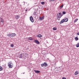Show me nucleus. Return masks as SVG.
Wrapping results in <instances>:
<instances>
[{
    "mask_svg": "<svg viewBox=\"0 0 79 79\" xmlns=\"http://www.w3.org/2000/svg\"><path fill=\"white\" fill-rule=\"evenodd\" d=\"M10 47H14V45H13V44H12L10 45Z\"/></svg>",
    "mask_w": 79,
    "mask_h": 79,
    "instance_id": "obj_24",
    "label": "nucleus"
},
{
    "mask_svg": "<svg viewBox=\"0 0 79 79\" xmlns=\"http://www.w3.org/2000/svg\"><path fill=\"white\" fill-rule=\"evenodd\" d=\"M25 11H27V10H26Z\"/></svg>",
    "mask_w": 79,
    "mask_h": 79,
    "instance_id": "obj_31",
    "label": "nucleus"
},
{
    "mask_svg": "<svg viewBox=\"0 0 79 79\" xmlns=\"http://www.w3.org/2000/svg\"><path fill=\"white\" fill-rule=\"evenodd\" d=\"M66 13V12L65 11H64L62 12V14H63V15H65Z\"/></svg>",
    "mask_w": 79,
    "mask_h": 79,
    "instance_id": "obj_20",
    "label": "nucleus"
},
{
    "mask_svg": "<svg viewBox=\"0 0 79 79\" xmlns=\"http://www.w3.org/2000/svg\"><path fill=\"white\" fill-rule=\"evenodd\" d=\"M54 1H55V0H52V2H53Z\"/></svg>",
    "mask_w": 79,
    "mask_h": 79,
    "instance_id": "obj_29",
    "label": "nucleus"
},
{
    "mask_svg": "<svg viewBox=\"0 0 79 79\" xmlns=\"http://www.w3.org/2000/svg\"><path fill=\"white\" fill-rule=\"evenodd\" d=\"M3 69V68L2 67L0 66V71H2Z\"/></svg>",
    "mask_w": 79,
    "mask_h": 79,
    "instance_id": "obj_18",
    "label": "nucleus"
},
{
    "mask_svg": "<svg viewBox=\"0 0 79 79\" xmlns=\"http://www.w3.org/2000/svg\"><path fill=\"white\" fill-rule=\"evenodd\" d=\"M53 29L54 31H56V30L57 29V28L56 27H54L53 28Z\"/></svg>",
    "mask_w": 79,
    "mask_h": 79,
    "instance_id": "obj_17",
    "label": "nucleus"
},
{
    "mask_svg": "<svg viewBox=\"0 0 79 79\" xmlns=\"http://www.w3.org/2000/svg\"><path fill=\"white\" fill-rule=\"evenodd\" d=\"M29 40H33V39L31 37H29Z\"/></svg>",
    "mask_w": 79,
    "mask_h": 79,
    "instance_id": "obj_19",
    "label": "nucleus"
},
{
    "mask_svg": "<svg viewBox=\"0 0 79 79\" xmlns=\"http://www.w3.org/2000/svg\"><path fill=\"white\" fill-rule=\"evenodd\" d=\"M24 53L23 54H21L19 55V58H24Z\"/></svg>",
    "mask_w": 79,
    "mask_h": 79,
    "instance_id": "obj_4",
    "label": "nucleus"
},
{
    "mask_svg": "<svg viewBox=\"0 0 79 79\" xmlns=\"http://www.w3.org/2000/svg\"><path fill=\"white\" fill-rule=\"evenodd\" d=\"M63 4L62 5H61V6L60 7V9H61V8H63Z\"/></svg>",
    "mask_w": 79,
    "mask_h": 79,
    "instance_id": "obj_21",
    "label": "nucleus"
},
{
    "mask_svg": "<svg viewBox=\"0 0 79 79\" xmlns=\"http://www.w3.org/2000/svg\"><path fill=\"white\" fill-rule=\"evenodd\" d=\"M79 74V72H78V71H76L75 72L74 74L75 75H76H76H77V74Z\"/></svg>",
    "mask_w": 79,
    "mask_h": 79,
    "instance_id": "obj_13",
    "label": "nucleus"
},
{
    "mask_svg": "<svg viewBox=\"0 0 79 79\" xmlns=\"http://www.w3.org/2000/svg\"><path fill=\"white\" fill-rule=\"evenodd\" d=\"M75 39L76 40V41H77V40H79V38L77 37H75Z\"/></svg>",
    "mask_w": 79,
    "mask_h": 79,
    "instance_id": "obj_14",
    "label": "nucleus"
},
{
    "mask_svg": "<svg viewBox=\"0 0 79 79\" xmlns=\"http://www.w3.org/2000/svg\"><path fill=\"white\" fill-rule=\"evenodd\" d=\"M62 79H66V78L65 77H62Z\"/></svg>",
    "mask_w": 79,
    "mask_h": 79,
    "instance_id": "obj_26",
    "label": "nucleus"
},
{
    "mask_svg": "<svg viewBox=\"0 0 79 79\" xmlns=\"http://www.w3.org/2000/svg\"><path fill=\"white\" fill-rule=\"evenodd\" d=\"M23 74H25V72L23 73Z\"/></svg>",
    "mask_w": 79,
    "mask_h": 79,
    "instance_id": "obj_33",
    "label": "nucleus"
},
{
    "mask_svg": "<svg viewBox=\"0 0 79 79\" xmlns=\"http://www.w3.org/2000/svg\"><path fill=\"white\" fill-rule=\"evenodd\" d=\"M37 37H42V35H41L40 34H39L37 35Z\"/></svg>",
    "mask_w": 79,
    "mask_h": 79,
    "instance_id": "obj_15",
    "label": "nucleus"
},
{
    "mask_svg": "<svg viewBox=\"0 0 79 79\" xmlns=\"http://www.w3.org/2000/svg\"><path fill=\"white\" fill-rule=\"evenodd\" d=\"M50 2H52V0H49Z\"/></svg>",
    "mask_w": 79,
    "mask_h": 79,
    "instance_id": "obj_28",
    "label": "nucleus"
},
{
    "mask_svg": "<svg viewBox=\"0 0 79 79\" xmlns=\"http://www.w3.org/2000/svg\"><path fill=\"white\" fill-rule=\"evenodd\" d=\"M0 20L1 23H3V22H4V21L3 19H2V17H0Z\"/></svg>",
    "mask_w": 79,
    "mask_h": 79,
    "instance_id": "obj_16",
    "label": "nucleus"
},
{
    "mask_svg": "<svg viewBox=\"0 0 79 79\" xmlns=\"http://www.w3.org/2000/svg\"><path fill=\"white\" fill-rule=\"evenodd\" d=\"M34 71L35 72V73H37V74H39V73H40V71L39 70H34Z\"/></svg>",
    "mask_w": 79,
    "mask_h": 79,
    "instance_id": "obj_8",
    "label": "nucleus"
},
{
    "mask_svg": "<svg viewBox=\"0 0 79 79\" xmlns=\"http://www.w3.org/2000/svg\"><path fill=\"white\" fill-rule=\"evenodd\" d=\"M29 49V48H26V49L27 50H28Z\"/></svg>",
    "mask_w": 79,
    "mask_h": 79,
    "instance_id": "obj_30",
    "label": "nucleus"
},
{
    "mask_svg": "<svg viewBox=\"0 0 79 79\" xmlns=\"http://www.w3.org/2000/svg\"><path fill=\"white\" fill-rule=\"evenodd\" d=\"M28 47H29V46H28Z\"/></svg>",
    "mask_w": 79,
    "mask_h": 79,
    "instance_id": "obj_35",
    "label": "nucleus"
},
{
    "mask_svg": "<svg viewBox=\"0 0 79 79\" xmlns=\"http://www.w3.org/2000/svg\"><path fill=\"white\" fill-rule=\"evenodd\" d=\"M44 66H46V67H47V66H48V64H47V62H44Z\"/></svg>",
    "mask_w": 79,
    "mask_h": 79,
    "instance_id": "obj_10",
    "label": "nucleus"
},
{
    "mask_svg": "<svg viewBox=\"0 0 79 79\" xmlns=\"http://www.w3.org/2000/svg\"><path fill=\"white\" fill-rule=\"evenodd\" d=\"M34 42L35 43H36V44H40V42H39V41L37 40H35Z\"/></svg>",
    "mask_w": 79,
    "mask_h": 79,
    "instance_id": "obj_6",
    "label": "nucleus"
},
{
    "mask_svg": "<svg viewBox=\"0 0 79 79\" xmlns=\"http://www.w3.org/2000/svg\"><path fill=\"white\" fill-rule=\"evenodd\" d=\"M78 20V19H76V20H75L74 21V23H76V22H77V21Z\"/></svg>",
    "mask_w": 79,
    "mask_h": 79,
    "instance_id": "obj_22",
    "label": "nucleus"
},
{
    "mask_svg": "<svg viewBox=\"0 0 79 79\" xmlns=\"http://www.w3.org/2000/svg\"><path fill=\"white\" fill-rule=\"evenodd\" d=\"M39 18L40 21H42V20L44 19V16H43L42 17H40Z\"/></svg>",
    "mask_w": 79,
    "mask_h": 79,
    "instance_id": "obj_7",
    "label": "nucleus"
},
{
    "mask_svg": "<svg viewBox=\"0 0 79 79\" xmlns=\"http://www.w3.org/2000/svg\"><path fill=\"white\" fill-rule=\"evenodd\" d=\"M7 36H8V37H11V36H12V34H8L7 35Z\"/></svg>",
    "mask_w": 79,
    "mask_h": 79,
    "instance_id": "obj_12",
    "label": "nucleus"
},
{
    "mask_svg": "<svg viewBox=\"0 0 79 79\" xmlns=\"http://www.w3.org/2000/svg\"><path fill=\"white\" fill-rule=\"evenodd\" d=\"M47 10H48V9H47Z\"/></svg>",
    "mask_w": 79,
    "mask_h": 79,
    "instance_id": "obj_34",
    "label": "nucleus"
},
{
    "mask_svg": "<svg viewBox=\"0 0 79 79\" xmlns=\"http://www.w3.org/2000/svg\"><path fill=\"white\" fill-rule=\"evenodd\" d=\"M68 18H64V19H62L60 22V24H61L62 23L64 22H68Z\"/></svg>",
    "mask_w": 79,
    "mask_h": 79,
    "instance_id": "obj_1",
    "label": "nucleus"
},
{
    "mask_svg": "<svg viewBox=\"0 0 79 79\" xmlns=\"http://www.w3.org/2000/svg\"><path fill=\"white\" fill-rule=\"evenodd\" d=\"M8 66L10 68H12L13 67V64L10 61L8 63Z\"/></svg>",
    "mask_w": 79,
    "mask_h": 79,
    "instance_id": "obj_2",
    "label": "nucleus"
},
{
    "mask_svg": "<svg viewBox=\"0 0 79 79\" xmlns=\"http://www.w3.org/2000/svg\"><path fill=\"white\" fill-rule=\"evenodd\" d=\"M41 3L42 5H44V4H45V2H41Z\"/></svg>",
    "mask_w": 79,
    "mask_h": 79,
    "instance_id": "obj_23",
    "label": "nucleus"
},
{
    "mask_svg": "<svg viewBox=\"0 0 79 79\" xmlns=\"http://www.w3.org/2000/svg\"><path fill=\"white\" fill-rule=\"evenodd\" d=\"M19 16L18 15H15V18L16 19H19Z\"/></svg>",
    "mask_w": 79,
    "mask_h": 79,
    "instance_id": "obj_11",
    "label": "nucleus"
},
{
    "mask_svg": "<svg viewBox=\"0 0 79 79\" xmlns=\"http://www.w3.org/2000/svg\"><path fill=\"white\" fill-rule=\"evenodd\" d=\"M62 13L60 12L59 13H58L57 14V17L58 18H61L62 16Z\"/></svg>",
    "mask_w": 79,
    "mask_h": 79,
    "instance_id": "obj_3",
    "label": "nucleus"
},
{
    "mask_svg": "<svg viewBox=\"0 0 79 79\" xmlns=\"http://www.w3.org/2000/svg\"><path fill=\"white\" fill-rule=\"evenodd\" d=\"M44 66V64H41V66H42V67H43Z\"/></svg>",
    "mask_w": 79,
    "mask_h": 79,
    "instance_id": "obj_25",
    "label": "nucleus"
},
{
    "mask_svg": "<svg viewBox=\"0 0 79 79\" xmlns=\"http://www.w3.org/2000/svg\"><path fill=\"white\" fill-rule=\"evenodd\" d=\"M60 19H58V20H59V21H60Z\"/></svg>",
    "mask_w": 79,
    "mask_h": 79,
    "instance_id": "obj_32",
    "label": "nucleus"
},
{
    "mask_svg": "<svg viewBox=\"0 0 79 79\" xmlns=\"http://www.w3.org/2000/svg\"><path fill=\"white\" fill-rule=\"evenodd\" d=\"M30 20L31 21V22H32V23H34V22L33 17L32 16L30 17Z\"/></svg>",
    "mask_w": 79,
    "mask_h": 79,
    "instance_id": "obj_5",
    "label": "nucleus"
},
{
    "mask_svg": "<svg viewBox=\"0 0 79 79\" xmlns=\"http://www.w3.org/2000/svg\"><path fill=\"white\" fill-rule=\"evenodd\" d=\"M77 35H79V32H78L77 33Z\"/></svg>",
    "mask_w": 79,
    "mask_h": 79,
    "instance_id": "obj_27",
    "label": "nucleus"
},
{
    "mask_svg": "<svg viewBox=\"0 0 79 79\" xmlns=\"http://www.w3.org/2000/svg\"><path fill=\"white\" fill-rule=\"evenodd\" d=\"M11 34V37H15V36H16V34L15 33H12Z\"/></svg>",
    "mask_w": 79,
    "mask_h": 79,
    "instance_id": "obj_9",
    "label": "nucleus"
}]
</instances>
